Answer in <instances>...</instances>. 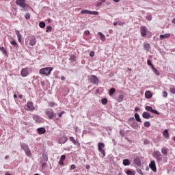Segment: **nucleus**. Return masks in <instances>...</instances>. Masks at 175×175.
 Wrapping results in <instances>:
<instances>
[{
	"instance_id": "obj_1",
	"label": "nucleus",
	"mask_w": 175,
	"mask_h": 175,
	"mask_svg": "<svg viewBox=\"0 0 175 175\" xmlns=\"http://www.w3.org/2000/svg\"><path fill=\"white\" fill-rule=\"evenodd\" d=\"M53 67H46L41 68L40 70V75H44L45 76H49L53 72Z\"/></svg>"
},
{
	"instance_id": "obj_2",
	"label": "nucleus",
	"mask_w": 175,
	"mask_h": 175,
	"mask_svg": "<svg viewBox=\"0 0 175 175\" xmlns=\"http://www.w3.org/2000/svg\"><path fill=\"white\" fill-rule=\"evenodd\" d=\"M25 109L27 110V111H33V110H35L33 103L32 101H28L25 105Z\"/></svg>"
},
{
	"instance_id": "obj_3",
	"label": "nucleus",
	"mask_w": 175,
	"mask_h": 175,
	"mask_svg": "<svg viewBox=\"0 0 175 175\" xmlns=\"http://www.w3.org/2000/svg\"><path fill=\"white\" fill-rule=\"evenodd\" d=\"M105 147V144L103 142H99L98 144V150L99 151V152H100L102 154V158H105V157H106V152L103 150Z\"/></svg>"
},
{
	"instance_id": "obj_4",
	"label": "nucleus",
	"mask_w": 175,
	"mask_h": 175,
	"mask_svg": "<svg viewBox=\"0 0 175 175\" xmlns=\"http://www.w3.org/2000/svg\"><path fill=\"white\" fill-rule=\"evenodd\" d=\"M21 147L22 150H25L26 155L28 157H31V150H29V147L27 144H21Z\"/></svg>"
},
{
	"instance_id": "obj_5",
	"label": "nucleus",
	"mask_w": 175,
	"mask_h": 175,
	"mask_svg": "<svg viewBox=\"0 0 175 175\" xmlns=\"http://www.w3.org/2000/svg\"><path fill=\"white\" fill-rule=\"evenodd\" d=\"M45 114L47 116V117L49 118V120H53L55 116H57V113H54V111L53 109H46L45 111Z\"/></svg>"
},
{
	"instance_id": "obj_6",
	"label": "nucleus",
	"mask_w": 175,
	"mask_h": 175,
	"mask_svg": "<svg viewBox=\"0 0 175 175\" xmlns=\"http://www.w3.org/2000/svg\"><path fill=\"white\" fill-rule=\"evenodd\" d=\"M153 157L157 159V162H161V161H162V154H161V152L158 150L153 152Z\"/></svg>"
},
{
	"instance_id": "obj_7",
	"label": "nucleus",
	"mask_w": 175,
	"mask_h": 175,
	"mask_svg": "<svg viewBox=\"0 0 175 175\" xmlns=\"http://www.w3.org/2000/svg\"><path fill=\"white\" fill-rule=\"evenodd\" d=\"M16 4L21 8H29V5L25 3V0H16Z\"/></svg>"
},
{
	"instance_id": "obj_8",
	"label": "nucleus",
	"mask_w": 175,
	"mask_h": 175,
	"mask_svg": "<svg viewBox=\"0 0 175 175\" xmlns=\"http://www.w3.org/2000/svg\"><path fill=\"white\" fill-rule=\"evenodd\" d=\"M28 70H29L28 68H25L21 70V75L22 77H27V76L29 75V72Z\"/></svg>"
},
{
	"instance_id": "obj_9",
	"label": "nucleus",
	"mask_w": 175,
	"mask_h": 175,
	"mask_svg": "<svg viewBox=\"0 0 175 175\" xmlns=\"http://www.w3.org/2000/svg\"><path fill=\"white\" fill-rule=\"evenodd\" d=\"M149 167L154 172V173H156L157 172V165L155 164V161H151L150 163L149 164Z\"/></svg>"
},
{
	"instance_id": "obj_10",
	"label": "nucleus",
	"mask_w": 175,
	"mask_h": 175,
	"mask_svg": "<svg viewBox=\"0 0 175 175\" xmlns=\"http://www.w3.org/2000/svg\"><path fill=\"white\" fill-rule=\"evenodd\" d=\"M140 33L143 38L147 36V27L146 26H141L140 27Z\"/></svg>"
},
{
	"instance_id": "obj_11",
	"label": "nucleus",
	"mask_w": 175,
	"mask_h": 175,
	"mask_svg": "<svg viewBox=\"0 0 175 175\" xmlns=\"http://www.w3.org/2000/svg\"><path fill=\"white\" fill-rule=\"evenodd\" d=\"M33 120H34V121L38 124H42V122H43V118H40L38 115H33Z\"/></svg>"
},
{
	"instance_id": "obj_12",
	"label": "nucleus",
	"mask_w": 175,
	"mask_h": 175,
	"mask_svg": "<svg viewBox=\"0 0 175 175\" xmlns=\"http://www.w3.org/2000/svg\"><path fill=\"white\" fill-rule=\"evenodd\" d=\"M145 109L147 110V111H150V113H153L154 114H157V116H159V112L155 109H153L152 107L146 106Z\"/></svg>"
},
{
	"instance_id": "obj_13",
	"label": "nucleus",
	"mask_w": 175,
	"mask_h": 175,
	"mask_svg": "<svg viewBox=\"0 0 175 175\" xmlns=\"http://www.w3.org/2000/svg\"><path fill=\"white\" fill-rule=\"evenodd\" d=\"M59 144H65L68 142V137L65 135H63L62 137H60L59 138Z\"/></svg>"
},
{
	"instance_id": "obj_14",
	"label": "nucleus",
	"mask_w": 175,
	"mask_h": 175,
	"mask_svg": "<svg viewBox=\"0 0 175 175\" xmlns=\"http://www.w3.org/2000/svg\"><path fill=\"white\" fill-rule=\"evenodd\" d=\"M92 83H93V84H98L99 83V79H98V77L95 76V75H92Z\"/></svg>"
},
{
	"instance_id": "obj_15",
	"label": "nucleus",
	"mask_w": 175,
	"mask_h": 175,
	"mask_svg": "<svg viewBox=\"0 0 175 175\" xmlns=\"http://www.w3.org/2000/svg\"><path fill=\"white\" fill-rule=\"evenodd\" d=\"M37 132L38 135H44V133L46 132V129L44 127H40L37 129Z\"/></svg>"
},
{
	"instance_id": "obj_16",
	"label": "nucleus",
	"mask_w": 175,
	"mask_h": 175,
	"mask_svg": "<svg viewBox=\"0 0 175 175\" xmlns=\"http://www.w3.org/2000/svg\"><path fill=\"white\" fill-rule=\"evenodd\" d=\"M70 140L72 142V143H73V144H75V146H78V147H80V143L78 142L77 140L75 139V137H70Z\"/></svg>"
},
{
	"instance_id": "obj_17",
	"label": "nucleus",
	"mask_w": 175,
	"mask_h": 175,
	"mask_svg": "<svg viewBox=\"0 0 175 175\" xmlns=\"http://www.w3.org/2000/svg\"><path fill=\"white\" fill-rule=\"evenodd\" d=\"M30 46H35L36 44V38L35 37H31L29 40Z\"/></svg>"
},
{
	"instance_id": "obj_18",
	"label": "nucleus",
	"mask_w": 175,
	"mask_h": 175,
	"mask_svg": "<svg viewBox=\"0 0 175 175\" xmlns=\"http://www.w3.org/2000/svg\"><path fill=\"white\" fill-rule=\"evenodd\" d=\"M145 98H146V99H150V98H152V93H151V91H146L145 92Z\"/></svg>"
},
{
	"instance_id": "obj_19",
	"label": "nucleus",
	"mask_w": 175,
	"mask_h": 175,
	"mask_svg": "<svg viewBox=\"0 0 175 175\" xmlns=\"http://www.w3.org/2000/svg\"><path fill=\"white\" fill-rule=\"evenodd\" d=\"M16 33L18 42L21 43V38H23V36L21 35V33H20V31L16 30Z\"/></svg>"
},
{
	"instance_id": "obj_20",
	"label": "nucleus",
	"mask_w": 175,
	"mask_h": 175,
	"mask_svg": "<svg viewBox=\"0 0 175 175\" xmlns=\"http://www.w3.org/2000/svg\"><path fill=\"white\" fill-rule=\"evenodd\" d=\"M123 165L124 166H129L131 165V161L128 159H125L123 160Z\"/></svg>"
},
{
	"instance_id": "obj_21",
	"label": "nucleus",
	"mask_w": 175,
	"mask_h": 175,
	"mask_svg": "<svg viewBox=\"0 0 175 175\" xmlns=\"http://www.w3.org/2000/svg\"><path fill=\"white\" fill-rule=\"evenodd\" d=\"M163 135L164 136L165 139H169L170 135H169V131L167 129H165L163 133Z\"/></svg>"
},
{
	"instance_id": "obj_22",
	"label": "nucleus",
	"mask_w": 175,
	"mask_h": 175,
	"mask_svg": "<svg viewBox=\"0 0 175 175\" xmlns=\"http://www.w3.org/2000/svg\"><path fill=\"white\" fill-rule=\"evenodd\" d=\"M142 117H143V118H146V120H148V118H150V117H151V116L150 115V113L148 112H144L142 114Z\"/></svg>"
},
{
	"instance_id": "obj_23",
	"label": "nucleus",
	"mask_w": 175,
	"mask_h": 175,
	"mask_svg": "<svg viewBox=\"0 0 175 175\" xmlns=\"http://www.w3.org/2000/svg\"><path fill=\"white\" fill-rule=\"evenodd\" d=\"M98 35H99L100 39V40H102V42H105V40H106V36H104L103 33L98 32Z\"/></svg>"
},
{
	"instance_id": "obj_24",
	"label": "nucleus",
	"mask_w": 175,
	"mask_h": 175,
	"mask_svg": "<svg viewBox=\"0 0 175 175\" xmlns=\"http://www.w3.org/2000/svg\"><path fill=\"white\" fill-rule=\"evenodd\" d=\"M169 150L166 147H163L161 148V152L163 154V155H167Z\"/></svg>"
},
{
	"instance_id": "obj_25",
	"label": "nucleus",
	"mask_w": 175,
	"mask_h": 175,
	"mask_svg": "<svg viewBox=\"0 0 175 175\" xmlns=\"http://www.w3.org/2000/svg\"><path fill=\"white\" fill-rule=\"evenodd\" d=\"M134 163H135V165H137V166H140L142 165L140 159H139V158L134 159Z\"/></svg>"
},
{
	"instance_id": "obj_26",
	"label": "nucleus",
	"mask_w": 175,
	"mask_h": 175,
	"mask_svg": "<svg viewBox=\"0 0 175 175\" xmlns=\"http://www.w3.org/2000/svg\"><path fill=\"white\" fill-rule=\"evenodd\" d=\"M167 38H170V33L160 35V39H167Z\"/></svg>"
},
{
	"instance_id": "obj_27",
	"label": "nucleus",
	"mask_w": 175,
	"mask_h": 175,
	"mask_svg": "<svg viewBox=\"0 0 175 175\" xmlns=\"http://www.w3.org/2000/svg\"><path fill=\"white\" fill-rule=\"evenodd\" d=\"M144 49L145 50H146V51H148V50H150V49H151V46H150V44L146 43L144 44Z\"/></svg>"
},
{
	"instance_id": "obj_28",
	"label": "nucleus",
	"mask_w": 175,
	"mask_h": 175,
	"mask_svg": "<svg viewBox=\"0 0 175 175\" xmlns=\"http://www.w3.org/2000/svg\"><path fill=\"white\" fill-rule=\"evenodd\" d=\"M0 51H1L4 55H8V51H6V49H5V47H0Z\"/></svg>"
},
{
	"instance_id": "obj_29",
	"label": "nucleus",
	"mask_w": 175,
	"mask_h": 175,
	"mask_svg": "<svg viewBox=\"0 0 175 175\" xmlns=\"http://www.w3.org/2000/svg\"><path fill=\"white\" fill-rule=\"evenodd\" d=\"M152 70L154 72V73L156 75V76H160L161 73H159V71H158V70H157L155 67H152Z\"/></svg>"
},
{
	"instance_id": "obj_30",
	"label": "nucleus",
	"mask_w": 175,
	"mask_h": 175,
	"mask_svg": "<svg viewBox=\"0 0 175 175\" xmlns=\"http://www.w3.org/2000/svg\"><path fill=\"white\" fill-rule=\"evenodd\" d=\"M114 92H116V89L114 88H112L109 90V95L110 96H113V95L114 94Z\"/></svg>"
},
{
	"instance_id": "obj_31",
	"label": "nucleus",
	"mask_w": 175,
	"mask_h": 175,
	"mask_svg": "<svg viewBox=\"0 0 175 175\" xmlns=\"http://www.w3.org/2000/svg\"><path fill=\"white\" fill-rule=\"evenodd\" d=\"M135 118L136 121H137L138 122H142V119H140V116H139V113L135 114Z\"/></svg>"
},
{
	"instance_id": "obj_32",
	"label": "nucleus",
	"mask_w": 175,
	"mask_h": 175,
	"mask_svg": "<svg viewBox=\"0 0 175 175\" xmlns=\"http://www.w3.org/2000/svg\"><path fill=\"white\" fill-rule=\"evenodd\" d=\"M69 61H70L71 62H75L76 61V55H72L69 58Z\"/></svg>"
},
{
	"instance_id": "obj_33",
	"label": "nucleus",
	"mask_w": 175,
	"mask_h": 175,
	"mask_svg": "<svg viewBox=\"0 0 175 175\" xmlns=\"http://www.w3.org/2000/svg\"><path fill=\"white\" fill-rule=\"evenodd\" d=\"M118 102H122L124 100V95L120 94L117 99Z\"/></svg>"
},
{
	"instance_id": "obj_34",
	"label": "nucleus",
	"mask_w": 175,
	"mask_h": 175,
	"mask_svg": "<svg viewBox=\"0 0 175 175\" xmlns=\"http://www.w3.org/2000/svg\"><path fill=\"white\" fill-rule=\"evenodd\" d=\"M126 174H127V175H135V172L132 170H128L126 172Z\"/></svg>"
},
{
	"instance_id": "obj_35",
	"label": "nucleus",
	"mask_w": 175,
	"mask_h": 175,
	"mask_svg": "<svg viewBox=\"0 0 175 175\" xmlns=\"http://www.w3.org/2000/svg\"><path fill=\"white\" fill-rule=\"evenodd\" d=\"M81 14H90V10H82L81 11Z\"/></svg>"
},
{
	"instance_id": "obj_36",
	"label": "nucleus",
	"mask_w": 175,
	"mask_h": 175,
	"mask_svg": "<svg viewBox=\"0 0 175 175\" xmlns=\"http://www.w3.org/2000/svg\"><path fill=\"white\" fill-rule=\"evenodd\" d=\"M144 125L146 126V128H150V126H151V123H150L148 121H146L144 122Z\"/></svg>"
},
{
	"instance_id": "obj_37",
	"label": "nucleus",
	"mask_w": 175,
	"mask_h": 175,
	"mask_svg": "<svg viewBox=\"0 0 175 175\" xmlns=\"http://www.w3.org/2000/svg\"><path fill=\"white\" fill-rule=\"evenodd\" d=\"M11 44H13L14 47H17L18 46V44H17V42H16V40H14V39H12V40L11 41Z\"/></svg>"
},
{
	"instance_id": "obj_38",
	"label": "nucleus",
	"mask_w": 175,
	"mask_h": 175,
	"mask_svg": "<svg viewBox=\"0 0 175 175\" xmlns=\"http://www.w3.org/2000/svg\"><path fill=\"white\" fill-rule=\"evenodd\" d=\"M39 27L40 28H44V27H46V23H44V22H40L39 23Z\"/></svg>"
},
{
	"instance_id": "obj_39",
	"label": "nucleus",
	"mask_w": 175,
	"mask_h": 175,
	"mask_svg": "<svg viewBox=\"0 0 175 175\" xmlns=\"http://www.w3.org/2000/svg\"><path fill=\"white\" fill-rule=\"evenodd\" d=\"M51 31H53V27L51 26H48L46 27V32L49 33V32H51Z\"/></svg>"
},
{
	"instance_id": "obj_40",
	"label": "nucleus",
	"mask_w": 175,
	"mask_h": 175,
	"mask_svg": "<svg viewBox=\"0 0 175 175\" xmlns=\"http://www.w3.org/2000/svg\"><path fill=\"white\" fill-rule=\"evenodd\" d=\"M90 14H93L94 16H98L99 14V12L96 11H90Z\"/></svg>"
},
{
	"instance_id": "obj_41",
	"label": "nucleus",
	"mask_w": 175,
	"mask_h": 175,
	"mask_svg": "<svg viewBox=\"0 0 175 175\" xmlns=\"http://www.w3.org/2000/svg\"><path fill=\"white\" fill-rule=\"evenodd\" d=\"M101 103H102L103 105H107V98H103V99L101 100Z\"/></svg>"
},
{
	"instance_id": "obj_42",
	"label": "nucleus",
	"mask_w": 175,
	"mask_h": 175,
	"mask_svg": "<svg viewBox=\"0 0 175 175\" xmlns=\"http://www.w3.org/2000/svg\"><path fill=\"white\" fill-rule=\"evenodd\" d=\"M147 64H148V65L149 66H151L152 69V67H153V68L154 67V64H152V63L151 62V60H150V59H148V60L147 61Z\"/></svg>"
},
{
	"instance_id": "obj_43",
	"label": "nucleus",
	"mask_w": 175,
	"mask_h": 175,
	"mask_svg": "<svg viewBox=\"0 0 175 175\" xmlns=\"http://www.w3.org/2000/svg\"><path fill=\"white\" fill-rule=\"evenodd\" d=\"M170 92H172V94H175V88L172 86L170 88Z\"/></svg>"
},
{
	"instance_id": "obj_44",
	"label": "nucleus",
	"mask_w": 175,
	"mask_h": 175,
	"mask_svg": "<svg viewBox=\"0 0 175 175\" xmlns=\"http://www.w3.org/2000/svg\"><path fill=\"white\" fill-rule=\"evenodd\" d=\"M42 158H43V159H44L46 162H47V161H49V157H47L46 154H43V155H42Z\"/></svg>"
},
{
	"instance_id": "obj_45",
	"label": "nucleus",
	"mask_w": 175,
	"mask_h": 175,
	"mask_svg": "<svg viewBox=\"0 0 175 175\" xmlns=\"http://www.w3.org/2000/svg\"><path fill=\"white\" fill-rule=\"evenodd\" d=\"M26 20H29L31 18V14L29 13H27L25 16Z\"/></svg>"
},
{
	"instance_id": "obj_46",
	"label": "nucleus",
	"mask_w": 175,
	"mask_h": 175,
	"mask_svg": "<svg viewBox=\"0 0 175 175\" xmlns=\"http://www.w3.org/2000/svg\"><path fill=\"white\" fill-rule=\"evenodd\" d=\"M146 20H148V21H151L152 20V16H151V15H148L146 16Z\"/></svg>"
},
{
	"instance_id": "obj_47",
	"label": "nucleus",
	"mask_w": 175,
	"mask_h": 175,
	"mask_svg": "<svg viewBox=\"0 0 175 175\" xmlns=\"http://www.w3.org/2000/svg\"><path fill=\"white\" fill-rule=\"evenodd\" d=\"M163 98H167V92L166 91L163 92Z\"/></svg>"
},
{
	"instance_id": "obj_48",
	"label": "nucleus",
	"mask_w": 175,
	"mask_h": 175,
	"mask_svg": "<svg viewBox=\"0 0 175 175\" xmlns=\"http://www.w3.org/2000/svg\"><path fill=\"white\" fill-rule=\"evenodd\" d=\"M66 159V156H65V154H63L60 157V161H64Z\"/></svg>"
},
{
	"instance_id": "obj_49",
	"label": "nucleus",
	"mask_w": 175,
	"mask_h": 175,
	"mask_svg": "<svg viewBox=\"0 0 175 175\" xmlns=\"http://www.w3.org/2000/svg\"><path fill=\"white\" fill-rule=\"evenodd\" d=\"M120 135L121 136H125V132H124L123 130H121V131H120Z\"/></svg>"
},
{
	"instance_id": "obj_50",
	"label": "nucleus",
	"mask_w": 175,
	"mask_h": 175,
	"mask_svg": "<svg viewBox=\"0 0 175 175\" xmlns=\"http://www.w3.org/2000/svg\"><path fill=\"white\" fill-rule=\"evenodd\" d=\"M49 105L51 107H54V106L55 105V103H53V102H51V103H49Z\"/></svg>"
},
{
	"instance_id": "obj_51",
	"label": "nucleus",
	"mask_w": 175,
	"mask_h": 175,
	"mask_svg": "<svg viewBox=\"0 0 175 175\" xmlns=\"http://www.w3.org/2000/svg\"><path fill=\"white\" fill-rule=\"evenodd\" d=\"M70 169L71 170H75V169H76V165L75 164L71 165Z\"/></svg>"
},
{
	"instance_id": "obj_52",
	"label": "nucleus",
	"mask_w": 175,
	"mask_h": 175,
	"mask_svg": "<svg viewBox=\"0 0 175 175\" xmlns=\"http://www.w3.org/2000/svg\"><path fill=\"white\" fill-rule=\"evenodd\" d=\"M95 55V52H94V51H90V57H94Z\"/></svg>"
},
{
	"instance_id": "obj_53",
	"label": "nucleus",
	"mask_w": 175,
	"mask_h": 175,
	"mask_svg": "<svg viewBox=\"0 0 175 175\" xmlns=\"http://www.w3.org/2000/svg\"><path fill=\"white\" fill-rule=\"evenodd\" d=\"M144 144H150V141L148 139H144Z\"/></svg>"
},
{
	"instance_id": "obj_54",
	"label": "nucleus",
	"mask_w": 175,
	"mask_h": 175,
	"mask_svg": "<svg viewBox=\"0 0 175 175\" xmlns=\"http://www.w3.org/2000/svg\"><path fill=\"white\" fill-rule=\"evenodd\" d=\"M64 113H65V111H64L59 113V114H58L59 117H62V114H64Z\"/></svg>"
},
{
	"instance_id": "obj_55",
	"label": "nucleus",
	"mask_w": 175,
	"mask_h": 175,
	"mask_svg": "<svg viewBox=\"0 0 175 175\" xmlns=\"http://www.w3.org/2000/svg\"><path fill=\"white\" fill-rule=\"evenodd\" d=\"M84 33H85V35H90V31L86 30V31H85Z\"/></svg>"
},
{
	"instance_id": "obj_56",
	"label": "nucleus",
	"mask_w": 175,
	"mask_h": 175,
	"mask_svg": "<svg viewBox=\"0 0 175 175\" xmlns=\"http://www.w3.org/2000/svg\"><path fill=\"white\" fill-rule=\"evenodd\" d=\"M59 165H64V160H59Z\"/></svg>"
},
{
	"instance_id": "obj_57",
	"label": "nucleus",
	"mask_w": 175,
	"mask_h": 175,
	"mask_svg": "<svg viewBox=\"0 0 175 175\" xmlns=\"http://www.w3.org/2000/svg\"><path fill=\"white\" fill-rule=\"evenodd\" d=\"M118 25H120V27H122V25H124V22H118Z\"/></svg>"
},
{
	"instance_id": "obj_58",
	"label": "nucleus",
	"mask_w": 175,
	"mask_h": 175,
	"mask_svg": "<svg viewBox=\"0 0 175 175\" xmlns=\"http://www.w3.org/2000/svg\"><path fill=\"white\" fill-rule=\"evenodd\" d=\"M136 125H137V124H136V122H133L132 124H131V126L133 128H135V126H136Z\"/></svg>"
},
{
	"instance_id": "obj_59",
	"label": "nucleus",
	"mask_w": 175,
	"mask_h": 175,
	"mask_svg": "<svg viewBox=\"0 0 175 175\" xmlns=\"http://www.w3.org/2000/svg\"><path fill=\"white\" fill-rule=\"evenodd\" d=\"M137 172L139 174H141V175H143L144 174H143V172H142V170H139L138 171H137Z\"/></svg>"
},
{
	"instance_id": "obj_60",
	"label": "nucleus",
	"mask_w": 175,
	"mask_h": 175,
	"mask_svg": "<svg viewBox=\"0 0 175 175\" xmlns=\"http://www.w3.org/2000/svg\"><path fill=\"white\" fill-rule=\"evenodd\" d=\"M86 169L88 170H89V169H90L91 168V166L90 165H86Z\"/></svg>"
},
{
	"instance_id": "obj_61",
	"label": "nucleus",
	"mask_w": 175,
	"mask_h": 175,
	"mask_svg": "<svg viewBox=\"0 0 175 175\" xmlns=\"http://www.w3.org/2000/svg\"><path fill=\"white\" fill-rule=\"evenodd\" d=\"M61 80H62V81H65V80H66L65 77L62 76V77H61Z\"/></svg>"
},
{
	"instance_id": "obj_62",
	"label": "nucleus",
	"mask_w": 175,
	"mask_h": 175,
	"mask_svg": "<svg viewBox=\"0 0 175 175\" xmlns=\"http://www.w3.org/2000/svg\"><path fill=\"white\" fill-rule=\"evenodd\" d=\"M129 121H135V118H130Z\"/></svg>"
},
{
	"instance_id": "obj_63",
	"label": "nucleus",
	"mask_w": 175,
	"mask_h": 175,
	"mask_svg": "<svg viewBox=\"0 0 175 175\" xmlns=\"http://www.w3.org/2000/svg\"><path fill=\"white\" fill-rule=\"evenodd\" d=\"M139 110H140V109H139V107L135 108V111H139Z\"/></svg>"
},
{
	"instance_id": "obj_64",
	"label": "nucleus",
	"mask_w": 175,
	"mask_h": 175,
	"mask_svg": "<svg viewBox=\"0 0 175 175\" xmlns=\"http://www.w3.org/2000/svg\"><path fill=\"white\" fill-rule=\"evenodd\" d=\"M97 6H102V3H98Z\"/></svg>"
}]
</instances>
